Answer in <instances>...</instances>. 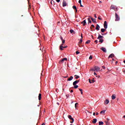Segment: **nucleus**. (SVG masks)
<instances>
[{
    "label": "nucleus",
    "mask_w": 125,
    "mask_h": 125,
    "mask_svg": "<svg viewBox=\"0 0 125 125\" xmlns=\"http://www.w3.org/2000/svg\"><path fill=\"white\" fill-rule=\"evenodd\" d=\"M102 67H103V69H105V66H103Z\"/></svg>",
    "instance_id": "52"
},
{
    "label": "nucleus",
    "mask_w": 125,
    "mask_h": 125,
    "mask_svg": "<svg viewBox=\"0 0 125 125\" xmlns=\"http://www.w3.org/2000/svg\"><path fill=\"white\" fill-rule=\"evenodd\" d=\"M73 79H74V77H73V76H70V78L67 79V81H72Z\"/></svg>",
    "instance_id": "17"
},
{
    "label": "nucleus",
    "mask_w": 125,
    "mask_h": 125,
    "mask_svg": "<svg viewBox=\"0 0 125 125\" xmlns=\"http://www.w3.org/2000/svg\"><path fill=\"white\" fill-rule=\"evenodd\" d=\"M112 60L114 61V60H115L114 59H113Z\"/></svg>",
    "instance_id": "64"
},
{
    "label": "nucleus",
    "mask_w": 125,
    "mask_h": 125,
    "mask_svg": "<svg viewBox=\"0 0 125 125\" xmlns=\"http://www.w3.org/2000/svg\"><path fill=\"white\" fill-rule=\"evenodd\" d=\"M102 36H104V34L102 33Z\"/></svg>",
    "instance_id": "59"
},
{
    "label": "nucleus",
    "mask_w": 125,
    "mask_h": 125,
    "mask_svg": "<svg viewBox=\"0 0 125 125\" xmlns=\"http://www.w3.org/2000/svg\"><path fill=\"white\" fill-rule=\"evenodd\" d=\"M115 56V55L114 54H111L108 56V58H113Z\"/></svg>",
    "instance_id": "14"
},
{
    "label": "nucleus",
    "mask_w": 125,
    "mask_h": 125,
    "mask_svg": "<svg viewBox=\"0 0 125 125\" xmlns=\"http://www.w3.org/2000/svg\"><path fill=\"white\" fill-rule=\"evenodd\" d=\"M94 82H95V81L94 80H90V79H89V83H94Z\"/></svg>",
    "instance_id": "20"
},
{
    "label": "nucleus",
    "mask_w": 125,
    "mask_h": 125,
    "mask_svg": "<svg viewBox=\"0 0 125 125\" xmlns=\"http://www.w3.org/2000/svg\"><path fill=\"white\" fill-rule=\"evenodd\" d=\"M69 32L71 33V34H73V33H74V30L73 29H70Z\"/></svg>",
    "instance_id": "30"
},
{
    "label": "nucleus",
    "mask_w": 125,
    "mask_h": 125,
    "mask_svg": "<svg viewBox=\"0 0 125 125\" xmlns=\"http://www.w3.org/2000/svg\"><path fill=\"white\" fill-rule=\"evenodd\" d=\"M111 98H112V100H114V99H116V95L113 94L111 96Z\"/></svg>",
    "instance_id": "13"
},
{
    "label": "nucleus",
    "mask_w": 125,
    "mask_h": 125,
    "mask_svg": "<svg viewBox=\"0 0 125 125\" xmlns=\"http://www.w3.org/2000/svg\"><path fill=\"white\" fill-rule=\"evenodd\" d=\"M120 18L117 13H115V21H120Z\"/></svg>",
    "instance_id": "2"
},
{
    "label": "nucleus",
    "mask_w": 125,
    "mask_h": 125,
    "mask_svg": "<svg viewBox=\"0 0 125 125\" xmlns=\"http://www.w3.org/2000/svg\"><path fill=\"white\" fill-rule=\"evenodd\" d=\"M90 18H91V19L92 22H93V23H97V22H96V19H93V18H92V17H90Z\"/></svg>",
    "instance_id": "9"
},
{
    "label": "nucleus",
    "mask_w": 125,
    "mask_h": 125,
    "mask_svg": "<svg viewBox=\"0 0 125 125\" xmlns=\"http://www.w3.org/2000/svg\"><path fill=\"white\" fill-rule=\"evenodd\" d=\"M79 3H80V4H82V0H79Z\"/></svg>",
    "instance_id": "38"
},
{
    "label": "nucleus",
    "mask_w": 125,
    "mask_h": 125,
    "mask_svg": "<svg viewBox=\"0 0 125 125\" xmlns=\"http://www.w3.org/2000/svg\"><path fill=\"white\" fill-rule=\"evenodd\" d=\"M105 112H106V110H103V111L100 112V114H105Z\"/></svg>",
    "instance_id": "25"
},
{
    "label": "nucleus",
    "mask_w": 125,
    "mask_h": 125,
    "mask_svg": "<svg viewBox=\"0 0 125 125\" xmlns=\"http://www.w3.org/2000/svg\"><path fill=\"white\" fill-rule=\"evenodd\" d=\"M97 39L98 40H100L99 42H101V43H102L104 42V40L102 39H104V37L103 36L99 35Z\"/></svg>",
    "instance_id": "1"
},
{
    "label": "nucleus",
    "mask_w": 125,
    "mask_h": 125,
    "mask_svg": "<svg viewBox=\"0 0 125 125\" xmlns=\"http://www.w3.org/2000/svg\"><path fill=\"white\" fill-rule=\"evenodd\" d=\"M110 8H111V9H114V10H115L116 9V7L113 5L111 6Z\"/></svg>",
    "instance_id": "19"
},
{
    "label": "nucleus",
    "mask_w": 125,
    "mask_h": 125,
    "mask_svg": "<svg viewBox=\"0 0 125 125\" xmlns=\"http://www.w3.org/2000/svg\"><path fill=\"white\" fill-rule=\"evenodd\" d=\"M64 78H68V76L64 77Z\"/></svg>",
    "instance_id": "62"
},
{
    "label": "nucleus",
    "mask_w": 125,
    "mask_h": 125,
    "mask_svg": "<svg viewBox=\"0 0 125 125\" xmlns=\"http://www.w3.org/2000/svg\"><path fill=\"white\" fill-rule=\"evenodd\" d=\"M90 71H91L92 72H96L95 67L94 68L91 69Z\"/></svg>",
    "instance_id": "28"
},
{
    "label": "nucleus",
    "mask_w": 125,
    "mask_h": 125,
    "mask_svg": "<svg viewBox=\"0 0 125 125\" xmlns=\"http://www.w3.org/2000/svg\"><path fill=\"white\" fill-rule=\"evenodd\" d=\"M67 47H68V46H62V45H60V49L61 50H63V48H67Z\"/></svg>",
    "instance_id": "5"
},
{
    "label": "nucleus",
    "mask_w": 125,
    "mask_h": 125,
    "mask_svg": "<svg viewBox=\"0 0 125 125\" xmlns=\"http://www.w3.org/2000/svg\"><path fill=\"white\" fill-rule=\"evenodd\" d=\"M74 85V88H78V87H79V85Z\"/></svg>",
    "instance_id": "27"
},
{
    "label": "nucleus",
    "mask_w": 125,
    "mask_h": 125,
    "mask_svg": "<svg viewBox=\"0 0 125 125\" xmlns=\"http://www.w3.org/2000/svg\"><path fill=\"white\" fill-rule=\"evenodd\" d=\"M75 13H77V12H78V10L76 9H75Z\"/></svg>",
    "instance_id": "47"
},
{
    "label": "nucleus",
    "mask_w": 125,
    "mask_h": 125,
    "mask_svg": "<svg viewBox=\"0 0 125 125\" xmlns=\"http://www.w3.org/2000/svg\"><path fill=\"white\" fill-rule=\"evenodd\" d=\"M123 118H125V115H124V116H123Z\"/></svg>",
    "instance_id": "63"
},
{
    "label": "nucleus",
    "mask_w": 125,
    "mask_h": 125,
    "mask_svg": "<svg viewBox=\"0 0 125 125\" xmlns=\"http://www.w3.org/2000/svg\"><path fill=\"white\" fill-rule=\"evenodd\" d=\"M99 28H100V26H99L98 24H97L96 27V30H97V31H99L100 30Z\"/></svg>",
    "instance_id": "12"
},
{
    "label": "nucleus",
    "mask_w": 125,
    "mask_h": 125,
    "mask_svg": "<svg viewBox=\"0 0 125 125\" xmlns=\"http://www.w3.org/2000/svg\"><path fill=\"white\" fill-rule=\"evenodd\" d=\"M90 43V40H88L85 43Z\"/></svg>",
    "instance_id": "31"
},
{
    "label": "nucleus",
    "mask_w": 125,
    "mask_h": 125,
    "mask_svg": "<svg viewBox=\"0 0 125 125\" xmlns=\"http://www.w3.org/2000/svg\"><path fill=\"white\" fill-rule=\"evenodd\" d=\"M68 118L69 120H71L72 121H70V124H73L74 123V118L72 117L71 115H68Z\"/></svg>",
    "instance_id": "3"
},
{
    "label": "nucleus",
    "mask_w": 125,
    "mask_h": 125,
    "mask_svg": "<svg viewBox=\"0 0 125 125\" xmlns=\"http://www.w3.org/2000/svg\"><path fill=\"white\" fill-rule=\"evenodd\" d=\"M78 105H79V103H76L75 104V107L76 109H77V107H78Z\"/></svg>",
    "instance_id": "26"
},
{
    "label": "nucleus",
    "mask_w": 125,
    "mask_h": 125,
    "mask_svg": "<svg viewBox=\"0 0 125 125\" xmlns=\"http://www.w3.org/2000/svg\"><path fill=\"white\" fill-rule=\"evenodd\" d=\"M39 100H41L42 99V94L40 93L38 96Z\"/></svg>",
    "instance_id": "16"
},
{
    "label": "nucleus",
    "mask_w": 125,
    "mask_h": 125,
    "mask_svg": "<svg viewBox=\"0 0 125 125\" xmlns=\"http://www.w3.org/2000/svg\"><path fill=\"white\" fill-rule=\"evenodd\" d=\"M70 92H73V90H71L70 91Z\"/></svg>",
    "instance_id": "57"
},
{
    "label": "nucleus",
    "mask_w": 125,
    "mask_h": 125,
    "mask_svg": "<svg viewBox=\"0 0 125 125\" xmlns=\"http://www.w3.org/2000/svg\"><path fill=\"white\" fill-rule=\"evenodd\" d=\"M72 8L74 10L77 9V6H73Z\"/></svg>",
    "instance_id": "32"
},
{
    "label": "nucleus",
    "mask_w": 125,
    "mask_h": 125,
    "mask_svg": "<svg viewBox=\"0 0 125 125\" xmlns=\"http://www.w3.org/2000/svg\"><path fill=\"white\" fill-rule=\"evenodd\" d=\"M97 122V119H93V121H92L93 124H96Z\"/></svg>",
    "instance_id": "15"
},
{
    "label": "nucleus",
    "mask_w": 125,
    "mask_h": 125,
    "mask_svg": "<svg viewBox=\"0 0 125 125\" xmlns=\"http://www.w3.org/2000/svg\"><path fill=\"white\" fill-rule=\"evenodd\" d=\"M91 37H92V39H93V36L92 35Z\"/></svg>",
    "instance_id": "61"
},
{
    "label": "nucleus",
    "mask_w": 125,
    "mask_h": 125,
    "mask_svg": "<svg viewBox=\"0 0 125 125\" xmlns=\"http://www.w3.org/2000/svg\"><path fill=\"white\" fill-rule=\"evenodd\" d=\"M76 82H77V83H80V80H76Z\"/></svg>",
    "instance_id": "46"
},
{
    "label": "nucleus",
    "mask_w": 125,
    "mask_h": 125,
    "mask_svg": "<svg viewBox=\"0 0 125 125\" xmlns=\"http://www.w3.org/2000/svg\"><path fill=\"white\" fill-rule=\"evenodd\" d=\"M95 42H96V43H97L98 42V41L95 40Z\"/></svg>",
    "instance_id": "44"
},
{
    "label": "nucleus",
    "mask_w": 125,
    "mask_h": 125,
    "mask_svg": "<svg viewBox=\"0 0 125 125\" xmlns=\"http://www.w3.org/2000/svg\"><path fill=\"white\" fill-rule=\"evenodd\" d=\"M109 102H110V101H109V100H105V101L104 102V105H107V104H108L109 103Z\"/></svg>",
    "instance_id": "11"
},
{
    "label": "nucleus",
    "mask_w": 125,
    "mask_h": 125,
    "mask_svg": "<svg viewBox=\"0 0 125 125\" xmlns=\"http://www.w3.org/2000/svg\"><path fill=\"white\" fill-rule=\"evenodd\" d=\"M94 75L95 76L96 75H97V74H96V73L94 72Z\"/></svg>",
    "instance_id": "56"
},
{
    "label": "nucleus",
    "mask_w": 125,
    "mask_h": 125,
    "mask_svg": "<svg viewBox=\"0 0 125 125\" xmlns=\"http://www.w3.org/2000/svg\"><path fill=\"white\" fill-rule=\"evenodd\" d=\"M98 19H99V20H102V18H100V17H99Z\"/></svg>",
    "instance_id": "39"
},
{
    "label": "nucleus",
    "mask_w": 125,
    "mask_h": 125,
    "mask_svg": "<svg viewBox=\"0 0 125 125\" xmlns=\"http://www.w3.org/2000/svg\"><path fill=\"white\" fill-rule=\"evenodd\" d=\"M81 24H83V26H85L86 25V21L84 20L83 21L81 22Z\"/></svg>",
    "instance_id": "10"
},
{
    "label": "nucleus",
    "mask_w": 125,
    "mask_h": 125,
    "mask_svg": "<svg viewBox=\"0 0 125 125\" xmlns=\"http://www.w3.org/2000/svg\"><path fill=\"white\" fill-rule=\"evenodd\" d=\"M87 20H88V21H90V18H88L87 19Z\"/></svg>",
    "instance_id": "48"
},
{
    "label": "nucleus",
    "mask_w": 125,
    "mask_h": 125,
    "mask_svg": "<svg viewBox=\"0 0 125 125\" xmlns=\"http://www.w3.org/2000/svg\"><path fill=\"white\" fill-rule=\"evenodd\" d=\"M77 83H78V82H77L76 81H74V82L73 83V85H77Z\"/></svg>",
    "instance_id": "24"
},
{
    "label": "nucleus",
    "mask_w": 125,
    "mask_h": 125,
    "mask_svg": "<svg viewBox=\"0 0 125 125\" xmlns=\"http://www.w3.org/2000/svg\"><path fill=\"white\" fill-rule=\"evenodd\" d=\"M105 123H106V125H109V121H105Z\"/></svg>",
    "instance_id": "34"
},
{
    "label": "nucleus",
    "mask_w": 125,
    "mask_h": 125,
    "mask_svg": "<svg viewBox=\"0 0 125 125\" xmlns=\"http://www.w3.org/2000/svg\"><path fill=\"white\" fill-rule=\"evenodd\" d=\"M94 17L95 18H97V16H96V14H94Z\"/></svg>",
    "instance_id": "45"
},
{
    "label": "nucleus",
    "mask_w": 125,
    "mask_h": 125,
    "mask_svg": "<svg viewBox=\"0 0 125 125\" xmlns=\"http://www.w3.org/2000/svg\"><path fill=\"white\" fill-rule=\"evenodd\" d=\"M100 3H102V1H100Z\"/></svg>",
    "instance_id": "58"
},
{
    "label": "nucleus",
    "mask_w": 125,
    "mask_h": 125,
    "mask_svg": "<svg viewBox=\"0 0 125 125\" xmlns=\"http://www.w3.org/2000/svg\"><path fill=\"white\" fill-rule=\"evenodd\" d=\"M101 31L102 32V33H104L105 32V31H106V29H104V28H102L101 29Z\"/></svg>",
    "instance_id": "22"
},
{
    "label": "nucleus",
    "mask_w": 125,
    "mask_h": 125,
    "mask_svg": "<svg viewBox=\"0 0 125 125\" xmlns=\"http://www.w3.org/2000/svg\"><path fill=\"white\" fill-rule=\"evenodd\" d=\"M79 89L80 91H81V94H83V89H81V88H79Z\"/></svg>",
    "instance_id": "29"
},
{
    "label": "nucleus",
    "mask_w": 125,
    "mask_h": 125,
    "mask_svg": "<svg viewBox=\"0 0 125 125\" xmlns=\"http://www.w3.org/2000/svg\"><path fill=\"white\" fill-rule=\"evenodd\" d=\"M60 39L62 41L63 40V37H62V36L60 37Z\"/></svg>",
    "instance_id": "42"
},
{
    "label": "nucleus",
    "mask_w": 125,
    "mask_h": 125,
    "mask_svg": "<svg viewBox=\"0 0 125 125\" xmlns=\"http://www.w3.org/2000/svg\"><path fill=\"white\" fill-rule=\"evenodd\" d=\"M74 77H75V79H76V80H78V79H80V76H78V75H75L74 76Z\"/></svg>",
    "instance_id": "23"
},
{
    "label": "nucleus",
    "mask_w": 125,
    "mask_h": 125,
    "mask_svg": "<svg viewBox=\"0 0 125 125\" xmlns=\"http://www.w3.org/2000/svg\"><path fill=\"white\" fill-rule=\"evenodd\" d=\"M62 6L63 7L65 6H67V2H66V1L63 0L62 2Z\"/></svg>",
    "instance_id": "6"
},
{
    "label": "nucleus",
    "mask_w": 125,
    "mask_h": 125,
    "mask_svg": "<svg viewBox=\"0 0 125 125\" xmlns=\"http://www.w3.org/2000/svg\"><path fill=\"white\" fill-rule=\"evenodd\" d=\"M80 6H81V7H83V5H82V4H80Z\"/></svg>",
    "instance_id": "50"
},
{
    "label": "nucleus",
    "mask_w": 125,
    "mask_h": 125,
    "mask_svg": "<svg viewBox=\"0 0 125 125\" xmlns=\"http://www.w3.org/2000/svg\"><path fill=\"white\" fill-rule=\"evenodd\" d=\"M106 120H107V121H108V122H109V121H110V119H109V118H107Z\"/></svg>",
    "instance_id": "49"
},
{
    "label": "nucleus",
    "mask_w": 125,
    "mask_h": 125,
    "mask_svg": "<svg viewBox=\"0 0 125 125\" xmlns=\"http://www.w3.org/2000/svg\"><path fill=\"white\" fill-rule=\"evenodd\" d=\"M101 50H102L103 52H105V53H106V52H107V50H106V48L105 47H102L101 48Z\"/></svg>",
    "instance_id": "7"
},
{
    "label": "nucleus",
    "mask_w": 125,
    "mask_h": 125,
    "mask_svg": "<svg viewBox=\"0 0 125 125\" xmlns=\"http://www.w3.org/2000/svg\"><path fill=\"white\" fill-rule=\"evenodd\" d=\"M57 2H60V0H56Z\"/></svg>",
    "instance_id": "43"
},
{
    "label": "nucleus",
    "mask_w": 125,
    "mask_h": 125,
    "mask_svg": "<svg viewBox=\"0 0 125 125\" xmlns=\"http://www.w3.org/2000/svg\"><path fill=\"white\" fill-rule=\"evenodd\" d=\"M62 41V43H65V40H63Z\"/></svg>",
    "instance_id": "37"
},
{
    "label": "nucleus",
    "mask_w": 125,
    "mask_h": 125,
    "mask_svg": "<svg viewBox=\"0 0 125 125\" xmlns=\"http://www.w3.org/2000/svg\"><path fill=\"white\" fill-rule=\"evenodd\" d=\"M76 54H80V52L77 51H76Z\"/></svg>",
    "instance_id": "41"
},
{
    "label": "nucleus",
    "mask_w": 125,
    "mask_h": 125,
    "mask_svg": "<svg viewBox=\"0 0 125 125\" xmlns=\"http://www.w3.org/2000/svg\"><path fill=\"white\" fill-rule=\"evenodd\" d=\"M42 125H44V123L42 124Z\"/></svg>",
    "instance_id": "60"
},
{
    "label": "nucleus",
    "mask_w": 125,
    "mask_h": 125,
    "mask_svg": "<svg viewBox=\"0 0 125 125\" xmlns=\"http://www.w3.org/2000/svg\"><path fill=\"white\" fill-rule=\"evenodd\" d=\"M82 42H83V39H81L80 42H79V43H82Z\"/></svg>",
    "instance_id": "36"
},
{
    "label": "nucleus",
    "mask_w": 125,
    "mask_h": 125,
    "mask_svg": "<svg viewBox=\"0 0 125 125\" xmlns=\"http://www.w3.org/2000/svg\"><path fill=\"white\" fill-rule=\"evenodd\" d=\"M104 29H107L108 28V24H107V21H104Z\"/></svg>",
    "instance_id": "4"
},
{
    "label": "nucleus",
    "mask_w": 125,
    "mask_h": 125,
    "mask_svg": "<svg viewBox=\"0 0 125 125\" xmlns=\"http://www.w3.org/2000/svg\"><path fill=\"white\" fill-rule=\"evenodd\" d=\"M89 60H91V59H92V56H90L89 57Z\"/></svg>",
    "instance_id": "35"
},
{
    "label": "nucleus",
    "mask_w": 125,
    "mask_h": 125,
    "mask_svg": "<svg viewBox=\"0 0 125 125\" xmlns=\"http://www.w3.org/2000/svg\"><path fill=\"white\" fill-rule=\"evenodd\" d=\"M99 125H104V123L102 121H100L99 122Z\"/></svg>",
    "instance_id": "21"
},
{
    "label": "nucleus",
    "mask_w": 125,
    "mask_h": 125,
    "mask_svg": "<svg viewBox=\"0 0 125 125\" xmlns=\"http://www.w3.org/2000/svg\"><path fill=\"white\" fill-rule=\"evenodd\" d=\"M61 45H62V46H63V45H64V43H62V44H61Z\"/></svg>",
    "instance_id": "54"
},
{
    "label": "nucleus",
    "mask_w": 125,
    "mask_h": 125,
    "mask_svg": "<svg viewBox=\"0 0 125 125\" xmlns=\"http://www.w3.org/2000/svg\"><path fill=\"white\" fill-rule=\"evenodd\" d=\"M88 23H91V21H89Z\"/></svg>",
    "instance_id": "55"
},
{
    "label": "nucleus",
    "mask_w": 125,
    "mask_h": 125,
    "mask_svg": "<svg viewBox=\"0 0 125 125\" xmlns=\"http://www.w3.org/2000/svg\"><path fill=\"white\" fill-rule=\"evenodd\" d=\"M93 116H95V112H93Z\"/></svg>",
    "instance_id": "51"
},
{
    "label": "nucleus",
    "mask_w": 125,
    "mask_h": 125,
    "mask_svg": "<svg viewBox=\"0 0 125 125\" xmlns=\"http://www.w3.org/2000/svg\"><path fill=\"white\" fill-rule=\"evenodd\" d=\"M99 113H98V112L96 113V116H98V115H99Z\"/></svg>",
    "instance_id": "53"
},
{
    "label": "nucleus",
    "mask_w": 125,
    "mask_h": 125,
    "mask_svg": "<svg viewBox=\"0 0 125 125\" xmlns=\"http://www.w3.org/2000/svg\"><path fill=\"white\" fill-rule=\"evenodd\" d=\"M95 70L96 72H99L100 68L98 66H95Z\"/></svg>",
    "instance_id": "8"
},
{
    "label": "nucleus",
    "mask_w": 125,
    "mask_h": 125,
    "mask_svg": "<svg viewBox=\"0 0 125 125\" xmlns=\"http://www.w3.org/2000/svg\"><path fill=\"white\" fill-rule=\"evenodd\" d=\"M64 62V60L62 59V60L60 61L59 63V64H62Z\"/></svg>",
    "instance_id": "18"
},
{
    "label": "nucleus",
    "mask_w": 125,
    "mask_h": 125,
    "mask_svg": "<svg viewBox=\"0 0 125 125\" xmlns=\"http://www.w3.org/2000/svg\"><path fill=\"white\" fill-rule=\"evenodd\" d=\"M62 60H63V61H67L68 60V59L66 58H63Z\"/></svg>",
    "instance_id": "33"
},
{
    "label": "nucleus",
    "mask_w": 125,
    "mask_h": 125,
    "mask_svg": "<svg viewBox=\"0 0 125 125\" xmlns=\"http://www.w3.org/2000/svg\"><path fill=\"white\" fill-rule=\"evenodd\" d=\"M91 27H92V28H95V26L94 25H93V24H92V25H91Z\"/></svg>",
    "instance_id": "40"
}]
</instances>
